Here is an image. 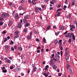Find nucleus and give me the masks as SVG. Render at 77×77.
<instances>
[{"instance_id": "obj_37", "label": "nucleus", "mask_w": 77, "mask_h": 77, "mask_svg": "<svg viewBox=\"0 0 77 77\" xmlns=\"http://www.w3.org/2000/svg\"><path fill=\"white\" fill-rule=\"evenodd\" d=\"M24 14V13H23V14L20 13L19 15L20 16H21L22 15H23Z\"/></svg>"}, {"instance_id": "obj_25", "label": "nucleus", "mask_w": 77, "mask_h": 77, "mask_svg": "<svg viewBox=\"0 0 77 77\" xmlns=\"http://www.w3.org/2000/svg\"><path fill=\"white\" fill-rule=\"evenodd\" d=\"M33 72H35V71H36V67H35L33 68Z\"/></svg>"}, {"instance_id": "obj_61", "label": "nucleus", "mask_w": 77, "mask_h": 77, "mask_svg": "<svg viewBox=\"0 0 77 77\" xmlns=\"http://www.w3.org/2000/svg\"><path fill=\"white\" fill-rule=\"evenodd\" d=\"M53 7H50V10H52V9H53Z\"/></svg>"}, {"instance_id": "obj_24", "label": "nucleus", "mask_w": 77, "mask_h": 77, "mask_svg": "<svg viewBox=\"0 0 77 77\" xmlns=\"http://www.w3.org/2000/svg\"><path fill=\"white\" fill-rule=\"evenodd\" d=\"M15 35H18V34L20 33V32L18 31H16L15 32Z\"/></svg>"}, {"instance_id": "obj_53", "label": "nucleus", "mask_w": 77, "mask_h": 77, "mask_svg": "<svg viewBox=\"0 0 77 77\" xmlns=\"http://www.w3.org/2000/svg\"><path fill=\"white\" fill-rule=\"evenodd\" d=\"M5 69H6V68L5 67H3L2 69V71H3V70H5Z\"/></svg>"}, {"instance_id": "obj_57", "label": "nucleus", "mask_w": 77, "mask_h": 77, "mask_svg": "<svg viewBox=\"0 0 77 77\" xmlns=\"http://www.w3.org/2000/svg\"><path fill=\"white\" fill-rule=\"evenodd\" d=\"M11 50L12 51H14V48L12 47L11 48Z\"/></svg>"}, {"instance_id": "obj_59", "label": "nucleus", "mask_w": 77, "mask_h": 77, "mask_svg": "<svg viewBox=\"0 0 77 77\" xmlns=\"http://www.w3.org/2000/svg\"><path fill=\"white\" fill-rule=\"evenodd\" d=\"M36 41H37L38 42H39V39L38 38H36Z\"/></svg>"}, {"instance_id": "obj_39", "label": "nucleus", "mask_w": 77, "mask_h": 77, "mask_svg": "<svg viewBox=\"0 0 77 77\" xmlns=\"http://www.w3.org/2000/svg\"><path fill=\"white\" fill-rule=\"evenodd\" d=\"M7 40L8 39H7V38H5L4 39V42H6V41H7Z\"/></svg>"}, {"instance_id": "obj_45", "label": "nucleus", "mask_w": 77, "mask_h": 77, "mask_svg": "<svg viewBox=\"0 0 77 77\" xmlns=\"http://www.w3.org/2000/svg\"><path fill=\"white\" fill-rule=\"evenodd\" d=\"M45 5H44L42 6V9H44L45 8Z\"/></svg>"}, {"instance_id": "obj_4", "label": "nucleus", "mask_w": 77, "mask_h": 77, "mask_svg": "<svg viewBox=\"0 0 77 77\" xmlns=\"http://www.w3.org/2000/svg\"><path fill=\"white\" fill-rule=\"evenodd\" d=\"M55 57L57 59L59 60L60 59V56L58 54H55Z\"/></svg>"}, {"instance_id": "obj_34", "label": "nucleus", "mask_w": 77, "mask_h": 77, "mask_svg": "<svg viewBox=\"0 0 77 77\" xmlns=\"http://www.w3.org/2000/svg\"><path fill=\"white\" fill-rule=\"evenodd\" d=\"M2 72H4V73H5L7 72V70L6 69L4 70H2Z\"/></svg>"}, {"instance_id": "obj_42", "label": "nucleus", "mask_w": 77, "mask_h": 77, "mask_svg": "<svg viewBox=\"0 0 77 77\" xmlns=\"http://www.w3.org/2000/svg\"><path fill=\"white\" fill-rule=\"evenodd\" d=\"M6 26H7V24H5V25L3 27V29H5V28H6Z\"/></svg>"}, {"instance_id": "obj_1", "label": "nucleus", "mask_w": 77, "mask_h": 77, "mask_svg": "<svg viewBox=\"0 0 77 77\" xmlns=\"http://www.w3.org/2000/svg\"><path fill=\"white\" fill-rule=\"evenodd\" d=\"M73 33H69L67 34L65 36V38H67V37H68V38H71L72 36V35H73Z\"/></svg>"}, {"instance_id": "obj_50", "label": "nucleus", "mask_w": 77, "mask_h": 77, "mask_svg": "<svg viewBox=\"0 0 77 77\" xmlns=\"http://www.w3.org/2000/svg\"><path fill=\"white\" fill-rule=\"evenodd\" d=\"M61 75H62V73H60L58 75V76H59V77H60V76H61Z\"/></svg>"}, {"instance_id": "obj_48", "label": "nucleus", "mask_w": 77, "mask_h": 77, "mask_svg": "<svg viewBox=\"0 0 77 77\" xmlns=\"http://www.w3.org/2000/svg\"><path fill=\"white\" fill-rule=\"evenodd\" d=\"M10 44L11 45H12V44H14V42H13V41H11L10 42Z\"/></svg>"}, {"instance_id": "obj_55", "label": "nucleus", "mask_w": 77, "mask_h": 77, "mask_svg": "<svg viewBox=\"0 0 77 77\" xmlns=\"http://www.w3.org/2000/svg\"><path fill=\"white\" fill-rule=\"evenodd\" d=\"M39 10L38 8L36 7L35 8V10Z\"/></svg>"}, {"instance_id": "obj_17", "label": "nucleus", "mask_w": 77, "mask_h": 77, "mask_svg": "<svg viewBox=\"0 0 77 77\" xmlns=\"http://www.w3.org/2000/svg\"><path fill=\"white\" fill-rule=\"evenodd\" d=\"M42 75H44L46 77H48V74L47 73H42Z\"/></svg>"}, {"instance_id": "obj_30", "label": "nucleus", "mask_w": 77, "mask_h": 77, "mask_svg": "<svg viewBox=\"0 0 77 77\" xmlns=\"http://www.w3.org/2000/svg\"><path fill=\"white\" fill-rule=\"evenodd\" d=\"M15 17L16 18H18V15L17 14H15Z\"/></svg>"}, {"instance_id": "obj_51", "label": "nucleus", "mask_w": 77, "mask_h": 77, "mask_svg": "<svg viewBox=\"0 0 77 77\" xmlns=\"http://www.w3.org/2000/svg\"><path fill=\"white\" fill-rule=\"evenodd\" d=\"M65 3L66 5H67V4H68V2H67V0H66L65 1Z\"/></svg>"}, {"instance_id": "obj_36", "label": "nucleus", "mask_w": 77, "mask_h": 77, "mask_svg": "<svg viewBox=\"0 0 77 77\" xmlns=\"http://www.w3.org/2000/svg\"><path fill=\"white\" fill-rule=\"evenodd\" d=\"M43 42H44V43H45V42H46V40L45 39V38H43Z\"/></svg>"}, {"instance_id": "obj_19", "label": "nucleus", "mask_w": 77, "mask_h": 77, "mask_svg": "<svg viewBox=\"0 0 77 77\" xmlns=\"http://www.w3.org/2000/svg\"><path fill=\"white\" fill-rule=\"evenodd\" d=\"M18 26L19 28H21V27H22L21 23H18Z\"/></svg>"}, {"instance_id": "obj_64", "label": "nucleus", "mask_w": 77, "mask_h": 77, "mask_svg": "<svg viewBox=\"0 0 77 77\" xmlns=\"http://www.w3.org/2000/svg\"><path fill=\"white\" fill-rule=\"evenodd\" d=\"M45 2H48V0H44Z\"/></svg>"}, {"instance_id": "obj_3", "label": "nucleus", "mask_w": 77, "mask_h": 77, "mask_svg": "<svg viewBox=\"0 0 77 77\" xmlns=\"http://www.w3.org/2000/svg\"><path fill=\"white\" fill-rule=\"evenodd\" d=\"M71 27L70 30L72 32H73V29H75V26L74 25H72V26H70Z\"/></svg>"}, {"instance_id": "obj_6", "label": "nucleus", "mask_w": 77, "mask_h": 77, "mask_svg": "<svg viewBox=\"0 0 77 77\" xmlns=\"http://www.w3.org/2000/svg\"><path fill=\"white\" fill-rule=\"evenodd\" d=\"M21 68H20V67L17 66L16 68V70L17 71H21Z\"/></svg>"}, {"instance_id": "obj_32", "label": "nucleus", "mask_w": 77, "mask_h": 77, "mask_svg": "<svg viewBox=\"0 0 77 77\" xmlns=\"http://www.w3.org/2000/svg\"><path fill=\"white\" fill-rule=\"evenodd\" d=\"M50 27H51V26H50V25H49L48 27H47V30H49V29H50Z\"/></svg>"}, {"instance_id": "obj_46", "label": "nucleus", "mask_w": 77, "mask_h": 77, "mask_svg": "<svg viewBox=\"0 0 77 77\" xmlns=\"http://www.w3.org/2000/svg\"><path fill=\"white\" fill-rule=\"evenodd\" d=\"M3 24V22H0V26H2V25Z\"/></svg>"}, {"instance_id": "obj_18", "label": "nucleus", "mask_w": 77, "mask_h": 77, "mask_svg": "<svg viewBox=\"0 0 77 77\" xmlns=\"http://www.w3.org/2000/svg\"><path fill=\"white\" fill-rule=\"evenodd\" d=\"M24 26L25 27H28V26H30V24L29 23H26L24 25Z\"/></svg>"}, {"instance_id": "obj_44", "label": "nucleus", "mask_w": 77, "mask_h": 77, "mask_svg": "<svg viewBox=\"0 0 77 77\" xmlns=\"http://www.w3.org/2000/svg\"><path fill=\"white\" fill-rule=\"evenodd\" d=\"M68 42L69 43H71V39H70L69 40Z\"/></svg>"}, {"instance_id": "obj_10", "label": "nucleus", "mask_w": 77, "mask_h": 77, "mask_svg": "<svg viewBox=\"0 0 77 77\" xmlns=\"http://www.w3.org/2000/svg\"><path fill=\"white\" fill-rule=\"evenodd\" d=\"M66 68H67L68 70H69V69H70V66L68 64L66 66Z\"/></svg>"}, {"instance_id": "obj_15", "label": "nucleus", "mask_w": 77, "mask_h": 77, "mask_svg": "<svg viewBox=\"0 0 77 77\" xmlns=\"http://www.w3.org/2000/svg\"><path fill=\"white\" fill-rule=\"evenodd\" d=\"M52 68L54 69H56L57 68V66H56L55 65H54L52 66Z\"/></svg>"}, {"instance_id": "obj_43", "label": "nucleus", "mask_w": 77, "mask_h": 77, "mask_svg": "<svg viewBox=\"0 0 77 77\" xmlns=\"http://www.w3.org/2000/svg\"><path fill=\"white\" fill-rule=\"evenodd\" d=\"M23 31H24V32H27V30L26 29H24L23 30Z\"/></svg>"}, {"instance_id": "obj_63", "label": "nucleus", "mask_w": 77, "mask_h": 77, "mask_svg": "<svg viewBox=\"0 0 77 77\" xmlns=\"http://www.w3.org/2000/svg\"><path fill=\"white\" fill-rule=\"evenodd\" d=\"M35 12H37V13H38V12H39V11L35 10Z\"/></svg>"}, {"instance_id": "obj_54", "label": "nucleus", "mask_w": 77, "mask_h": 77, "mask_svg": "<svg viewBox=\"0 0 77 77\" xmlns=\"http://www.w3.org/2000/svg\"><path fill=\"white\" fill-rule=\"evenodd\" d=\"M17 48V46H16V45H15L14 46V48L15 49V50H16Z\"/></svg>"}, {"instance_id": "obj_62", "label": "nucleus", "mask_w": 77, "mask_h": 77, "mask_svg": "<svg viewBox=\"0 0 77 77\" xmlns=\"http://www.w3.org/2000/svg\"><path fill=\"white\" fill-rule=\"evenodd\" d=\"M75 4V3L74 2H72V5L73 6V5H74Z\"/></svg>"}, {"instance_id": "obj_49", "label": "nucleus", "mask_w": 77, "mask_h": 77, "mask_svg": "<svg viewBox=\"0 0 77 77\" xmlns=\"http://www.w3.org/2000/svg\"><path fill=\"white\" fill-rule=\"evenodd\" d=\"M63 54V52H62V51H60V55L61 56H62V54Z\"/></svg>"}, {"instance_id": "obj_11", "label": "nucleus", "mask_w": 77, "mask_h": 77, "mask_svg": "<svg viewBox=\"0 0 77 77\" xmlns=\"http://www.w3.org/2000/svg\"><path fill=\"white\" fill-rule=\"evenodd\" d=\"M48 68H49V66H48V65H47L45 66V70L47 71V70H48Z\"/></svg>"}, {"instance_id": "obj_5", "label": "nucleus", "mask_w": 77, "mask_h": 77, "mask_svg": "<svg viewBox=\"0 0 77 77\" xmlns=\"http://www.w3.org/2000/svg\"><path fill=\"white\" fill-rule=\"evenodd\" d=\"M49 63L50 64V65L52 66H52L53 65V64H54V62H53V60H50V62Z\"/></svg>"}, {"instance_id": "obj_47", "label": "nucleus", "mask_w": 77, "mask_h": 77, "mask_svg": "<svg viewBox=\"0 0 77 77\" xmlns=\"http://www.w3.org/2000/svg\"><path fill=\"white\" fill-rule=\"evenodd\" d=\"M5 15L6 16H6L8 17L9 16V14H7V13H5Z\"/></svg>"}, {"instance_id": "obj_56", "label": "nucleus", "mask_w": 77, "mask_h": 77, "mask_svg": "<svg viewBox=\"0 0 77 77\" xmlns=\"http://www.w3.org/2000/svg\"><path fill=\"white\" fill-rule=\"evenodd\" d=\"M52 1L54 2V3H56V0H52Z\"/></svg>"}, {"instance_id": "obj_23", "label": "nucleus", "mask_w": 77, "mask_h": 77, "mask_svg": "<svg viewBox=\"0 0 77 77\" xmlns=\"http://www.w3.org/2000/svg\"><path fill=\"white\" fill-rule=\"evenodd\" d=\"M18 49L19 50H20V51H22V48L21 47H19L18 48Z\"/></svg>"}, {"instance_id": "obj_14", "label": "nucleus", "mask_w": 77, "mask_h": 77, "mask_svg": "<svg viewBox=\"0 0 77 77\" xmlns=\"http://www.w3.org/2000/svg\"><path fill=\"white\" fill-rule=\"evenodd\" d=\"M23 22L24 23H27V20L26 19H23Z\"/></svg>"}, {"instance_id": "obj_13", "label": "nucleus", "mask_w": 77, "mask_h": 77, "mask_svg": "<svg viewBox=\"0 0 77 77\" xmlns=\"http://www.w3.org/2000/svg\"><path fill=\"white\" fill-rule=\"evenodd\" d=\"M66 60H68L69 59V56H68V55H66Z\"/></svg>"}, {"instance_id": "obj_31", "label": "nucleus", "mask_w": 77, "mask_h": 77, "mask_svg": "<svg viewBox=\"0 0 77 77\" xmlns=\"http://www.w3.org/2000/svg\"><path fill=\"white\" fill-rule=\"evenodd\" d=\"M31 38L32 37H30V36H27V38L29 40H30V39H31Z\"/></svg>"}, {"instance_id": "obj_28", "label": "nucleus", "mask_w": 77, "mask_h": 77, "mask_svg": "<svg viewBox=\"0 0 77 77\" xmlns=\"http://www.w3.org/2000/svg\"><path fill=\"white\" fill-rule=\"evenodd\" d=\"M5 47L6 48H7V49H9V45H6Z\"/></svg>"}, {"instance_id": "obj_35", "label": "nucleus", "mask_w": 77, "mask_h": 77, "mask_svg": "<svg viewBox=\"0 0 77 77\" xmlns=\"http://www.w3.org/2000/svg\"><path fill=\"white\" fill-rule=\"evenodd\" d=\"M60 14V12L59 11L58 12L57 14V17H59Z\"/></svg>"}, {"instance_id": "obj_58", "label": "nucleus", "mask_w": 77, "mask_h": 77, "mask_svg": "<svg viewBox=\"0 0 77 77\" xmlns=\"http://www.w3.org/2000/svg\"><path fill=\"white\" fill-rule=\"evenodd\" d=\"M21 75H22V76H24V73L22 72L21 73Z\"/></svg>"}, {"instance_id": "obj_2", "label": "nucleus", "mask_w": 77, "mask_h": 77, "mask_svg": "<svg viewBox=\"0 0 77 77\" xmlns=\"http://www.w3.org/2000/svg\"><path fill=\"white\" fill-rule=\"evenodd\" d=\"M13 24V21L12 19H10L8 23L9 26H11Z\"/></svg>"}, {"instance_id": "obj_7", "label": "nucleus", "mask_w": 77, "mask_h": 77, "mask_svg": "<svg viewBox=\"0 0 77 77\" xmlns=\"http://www.w3.org/2000/svg\"><path fill=\"white\" fill-rule=\"evenodd\" d=\"M30 15H27L24 17V18H25V19H28L29 18H30Z\"/></svg>"}, {"instance_id": "obj_60", "label": "nucleus", "mask_w": 77, "mask_h": 77, "mask_svg": "<svg viewBox=\"0 0 77 77\" xmlns=\"http://www.w3.org/2000/svg\"><path fill=\"white\" fill-rule=\"evenodd\" d=\"M37 52L38 53H40V50H38L37 51Z\"/></svg>"}, {"instance_id": "obj_41", "label": "nucleus", "mask_w": 77, "mask_h": 77, "mask_svg": "<svg viewBox=\"0 0 77 77\" xmlns=\"http://www.w3.org/2000/svg\"><path fill=\"white\" fill-rule=\"evenodd\" d=\"M30 36L31 37H32V35H33V33L32 32H31L30 34Z\"/></svg>"}, {"instance_id": "obj_8", "label": "nucleus", "mask_w": 77, "mask_h": 77, "mask_svg": "<svg viewBox=\"0 0 77 77\" xmlns=\"http://www.w3.org/2000/svg\"><path fill=\"white\" fill-rule=\"evenodd\" d=\"M18 37H19V35L15 34L14 38V39H17V38H18Z\"/></svg>"}, {"instance_id": "obj_9", "label": "nucleus", "mask_w": 77, "mask_h": 77, "mask_svg": "<svg viewBox=\"0 0 77 77\" xmlns=\"http://www.w3.org/2000/svg\"><path fill=\"white\" fill-rule=\"evenodd\" d=\"M69 73L70 74V75H73L72 72V70L71 69H69Z\"/></svg>"}, {"instance_id": "obj_12", "label": "nucleus", "mask_w": 77, "mask_h": 77, "mask_svg": "<svg viewBox=\"0 0 77 77\" xmlns=\"http://www.w3.org/2000/svg\"><path fill=\"white\" fill-rule=\"evenodd\" d=\"M6 61L7 62V63H11V60L9 59H7L6 60Z\"/></svg>"}, {"instance_id": "obj_38", "label": "nucleus", "mask_w": 77, "mask_h": 77, "mask_svg": "<svg viewBox=\"0 0 77 77\" xmlns=\"http://www.w3.org/2000/svg\"><path fill=\"white\" fill-rule=\"evenodd\" d=\"M61 41H62V40H59V43H60V45H62V42H61Z\"/></svg>"}, {"instance_id": "obj_27", "label": "nucleus", "mask_w": 77, "mask_h": 77, "mask_svg": "<svg viewBox=\"0 0 77 77\" xmlns=\"http://www.w3.org/2000/svg\"><path fill=\"white\" fill-rule=\"evenodd\" d=\"M60 49L61 51H62V50H63V47L61 45H60Z\"/></svg>"}, {"instance_id": "obj_21", "label": "nucleus", "mask_w": 77, "mask_h": 77, "mask_svg": "<svg viewBox=\"0 0 77 77\" xmlns=\"http://www.w3.org/2000/svg\"><path fill=\"white\" fill-rule=\"evenodd\" d=\"M69 51H67L66 52V53H65V56H67L68 54H69Z\"/></svg>"}, {"instance_id": "obj_16", "label": "nucleus", "mask_w": 77, "mask_h": 77, "mask_svg": "<svg viewBox=\"0 0 77 77\" xmlns=\"http://www.w3.org/2000/svg\"><path fill=\"white\" fill-rule=\"evenodd\" d=\"M2 17H3L4 18H6V14H5V13L4 14H2Z\"/></svg>"}, {"instance_id": "obj_40", "label": "nucleus", "mask_w": 77, "mask_h": 77, "mask_svg": "<svg viewBox=\"0 0 77 77\" xmlns=\"http://www.w3.org/2000/svg\"><path fill=\"white\" fill-rule=\"evenodd\" d=\"M55 34L56 36L57 35H58L59 34V32H55Z\"/></svg>"}, {"instance_id": "obj_20", "label": "nucleus", "mask_w": 77, "mask_h": 77, "mask_svg": "<svg viewBox=\"0 0 77 77\" xmlns=\"http://www.w3.org/2000/svg\"><path fill=\"white\" fill-rule=\"evenodd\" d=\"M59 27L60 29H62V30H64L65 29V28L63 27L62 26H60Z\"/></svg>"}, {"instance_id": "obj_33", "label": "nucleus", "mask_w": 77, "mask_h": 77, "mask_svg": "<svg viewBox=\"0 0 77 77\" xmlns=\"http://www.w3.org/2000/svg\"><path fill=\"white\" fill-rule=\"evenodd\" d=\"M53 60L55 61V62H57V61L56 59V58H55L54 57L53 58Z\"/></svg>"}, {"instance_id": "obj_22", "label": "nucleus", "mask_w": 77, "mask_h": 77, "mask_svg": "<svg viewBox=\"0 0 77 77\" xmlns=\"http://www.w3.org/2000/svg\"><path fill=\"white\" fill-rule=\"evenodd\" d=\"M72 39L73 40H75V35H74V34H73L72 35Z\"/></svg>"}, {"instance_id": "obj_52", "label": "nucleus", "mask_w": 77, "mask_h": 77, "mask_svg": "<svg viewBox=\"0 0 77 77\" xmlns=\"http://www.w3.org/2000/svg\"><path fill=\"white\" fill-rule=\"evenodd\" d=\"M24 2V1L23 0H22V1L20 2V3H23Z\"/></svg>"}, {"instance_id": "obj_26", "label": "nucleus", "mask_w": 77, "mask_h": 77, "mask_svg": "<svg viewBox=\"0 0 77 77\" xmlns=\"http://www.w3.org/2000/svg\"><path fill=\"white\" fill-rule=\"evenodd\" d=\"M58 41L57 40H55L54 43L55 44H57V42H58Z\"/></svg>"}, {"instance_id": "obj_29", "label": "nucleus", "mask_w": 77, "mask_h": 77, "mask_svg": "<svg viewBox=\"0 0 77 77\" xmlns=\"http://www.w3.org/2000/svg\"><path fill=\"white\" fill-rule=\"evenodd\" d=\"M23 9V6H20L19 8V10H20V11H21V9Z\"/></svg>"}]
</instances>
